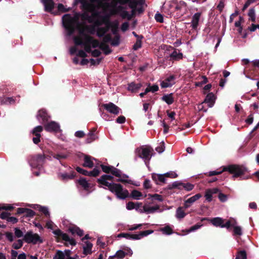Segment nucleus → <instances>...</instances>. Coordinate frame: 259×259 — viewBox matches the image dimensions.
<instances>
[{
    "label": "nucleus",
    "mask_w": 259,
    "mask_h": 259,
    "mask_svg": "<svg viewBox=\"0 0 259 259\" xmlns=\"http://www.w3.org/2000/svg\"><path fill=\"white\" fill-rule=\"evenodd\" d=\"M113 176L108 175H104L97 180V183L106 186L112 193H115L117 197L121 199H125L128 196L127 190H123L122 186L120 184L111 183L107 182L108 180L112 181Z\"/></svg>",
    "instance_id": "1"
},
{
    "label": "nucleus",
    "mask_w": 259,
    "mask_h": 259,
    "mask_svg": "<svg viewBox=\"0 0 259 259\" xmlns=\"http://www.w3.org/2000/svg\"><path fill=\"white\" fill-rule=\"evenodd\" d=\"M224 171H228L230 174L233 175V178H241L248 172L247 167L242 165L231 164L227 166H224L222 170L211 171L209 172L208 176L211 177L215 175H219Z\"/></svg>",
    "instance_id": "2"
},
{
    "label": "nucleus",
    "mask_w": 259,
    "mask_h": 259,
    "mask_svg": "<svg viewBox=\"0 0 259 259\" xmlns=\"http://www.w3.org/2000/svg\"><path fill=\"white\" fill-rule=\"evenodd\" d=\"M64 27L67 31L68 35H72L76 29V26H79L78 19L73 17L69 14H65L62 18Z\"/></svg>",
    "instance_id": "3"
},
{
    "label": "nucleus",
    "mask_w": 259,
    "mask_h": 259,
    "mask_svg": "<svg viewBox=\"0 0 259 259\" xmlns=\"http://www.w3.org/2000/svg\"><path fill=\"white\" fill-rule=\"evenodd\" d=\"M153 151V149L150 147H144L142 146L136 149L135 153L136 157L143 159L147 164V163L149 162L152 156Z\"/></svg>",
    "instance_id": "4"
},
{
    "label": "nucleus",
    "mask_w": 259,
    "mask_h": 259,
    "mask_svg": "<svg viewBox=\"0 0 259 259\" xmlns=\"http://www.w3.org/2000/svg\"><path fill=\"white\" fill-rule=\"evenodd\" d=\"M47 156L44 154H37L30 156L29 160L30 166L40 170L46 162Z\"/></svg>",
    "instance_id": "5"
},
{
    "label": "nucleus",
    "mask_w": 259,
    "mask_h": 259,
    "mask_svg": "<svg viewBox=\"0 0 259 259\" xmlns=\"http://www.w3.org/2000/svg\"><path fill=\"white\" fill-rule=\"evenodd\" d=\"M194 188V185L190 183H184L180 181H175L171 184L167 186V189L168 190H172L173 189H178L179 190H182L184 189L187 191H190Z\"/></svg>",
    "instance_id": "6"
},
{
    "label": "nucleus",
    "mask_w": 259,
    "mask_h": 259,
    "mask_svg": "<svg viewBox=\"0 0 259 259\" xmlns=\"http://www.w3.org/2000/svg\"><path fill=\"white\" fill-rule=\"evenodd\" d=\"M23 240L27 243L36 244L37 243H42L43 241L40 237L36 233L34 234L32 231H28L24 236Z\"/></svg>",
    "instance_id": "7"
},
{
    "label": "nucleus",
    "mask_w": 259,
    "mask_h": 259,
    "mask_svg": "<svg viewBox=\"0 0 259 259\" xmlns=\"http://www.w3.org/2000/svg\"><path fill=\"white\" fill-rule=\"evenodd\" d=\"M102 106L109 113L114 114L118 115L121 112V109L116 106L115 104L112 102L108 103L103 104Z\"/></svg>",
    "instance_id": "8"
},
{
    "label": "nucleus",
    "mask_w": 259,
    "mask_h": 259,
    "mask_svg": "<svg viewBox=\"0 0 259 259\" xmlns=\"http://www.w3.org/2000/svg\"><path fill=\"white\" fill-rule=\"evenodd\" d=\"M41 2L44 6L45 12L53 15L54 12V9L55 6V3L53 0H41Z\"/></svg>",
    "instance_id": "9"
},
{
    "label": "nucleus",
    "mask_w": 259,
    "mask_h": 259,
    "mask_svg": "<svg viewBox=\"0 0 259 259\" xmlns=\"http://www.w3.org/2000/svg\"><path fill=\"white\" fill-rule=\"evenodd\" d=\"M204 221H210V223L215 227L223 228V223L225 220L222 218L216 217L212 219H209L208 218H203L201 219V222Z\"/></svg>",
    "instance_id": "10"
},
{
    "label": "nucleus",
    "mask_w": 259,
    "mask_h": 259,
    "mask_svg": "<svg viewBox=\"0 0 259 259\" xmlns=\"http://www.w3.org/2000/svg\"><path fill=\"white\" fill-rule=\"evenodd\" d=\"M111 174L113 176H114L119 178L117 180V181L118 182H121L122 183L132 184L131 180L121 179L120 178L121 177V176H122L121 171L120 169H119L114 166H113Z\"/></svg>",
    "instance_id": "11"
},
{
    "label": "nucleus",
    "mask_w": 259,
    "mask_h": 259,
    "mask_svg": "<svg viewBox=\"0 0 259 259\" xmlns=\"http://www.w3.org/2000/svg\"><path fill=\"white\" fill-rule=\"evenodd\" d=\"M111 174L113 176H114L119 178L117 180V181L118 182H121L122 183L132 184L131 180L121 179L120 178L121 177V176H122L121 171L120 169H119L114 166H113Z\"/></svg>",
    "instance_id": "12"
},
{
    "label": "nucleus",
    "mask_w": 259,
    "mask_h": 259,
    "mask_svg": "<svg viewBox=\"0 0 259 259\" xmlns=\"http://www.w3.org/2000/svg\"><path fill=\"white\" fill-rule=\"evenodd\" d=\"M46 131L50 132H58L60 130V126L58 123L55 121L47 122L44 124Z\"/></svg>",
    "instance_id": "13"
},
{
    "label": "nucleus",
    "mask_w": 259,
    "mask_h": 259,
    "mask_svg": "<svg viewBox=\"0 0 259 259\" xmlns=\"http://www.w3.org/2000/svg\"><path fill=\"white\" fill-rule=\"evenodd\" d=\"M153 232L152 230H148L141 231L138 234H131L129 233L128 239L131 240H139L142 238L146 236Z\"/></svg>",
    "instance_id": "14"
},
{
    "label": "nucleus",
    "mask_w": 259,
    "mask_h": 259,
    "mask_svg": "<svg viewBox=\"0 0 259 259\" xmlns=\"http://www.w3.org/2000/svg\"><path fill=\"white\" fill-rule=\"evenodd\" d=\"M16 213L17 214H24V217L30 218L33 217L35 214V212L32 209L23 207L18 208Z\"/></svg>",
    "instance_id": "15"
},
{
    "label": "nucleus",
    "mask_w": 259,
    "mask_h": 259,
    "mask_svg": "<svg viewBox=\"0 0 259 259\" xmlns=\"http://www.w3.org/2000/svg\"><path fill=\"white\" fill-rule=\"evenodd\" d=\"M39 118H40L42 120L41 123L42 124H46L48 122L49 119L50 118V116L48 115L46 110L42 109L38 111V114L37 115V118L39 120Z\"/></svg>",
    "instance_id": "16"
},
{
    "label": "nucleus",
    "mask_w": 259,
    "mask_h": 259,
    "mask_svg": "<svg viewBox=\"0 0 259 259\" xmlns=\"http://www.w3.org/2000/svg\"><path fill=\"white\" fill-rule=\"evenodd\" d=\"M89 7L87 8L85 10L88 12H90L92 13L91 17H92L93 19L94 20L97 19H99L101 17L100 12L97 11L94 5H89Z\"/></svg>",
    "instance_id": "17"
},
{
    "label": "nucleus",
    "mask_w": 259,
    "mask_h": 259,
    "mask_svg": "<svg viewBox=\"0 0 259 259\" xmlns=\"http://www.w3.org/2000/svg\"><path fill=\"white\" fill-rule=\"evenodd\" d=\"M110 22H111L110 21V16L106 15H101L99 19L95 20L94 24L95 26H100L103 24L109 23Z\"/></svg>",
    "instance_id": "18"
},
{
    "label": "nucleus",
    "mask_w": 259,
    "mask_h": 259,
    "mask_svg": "<svg viewBox=\"0 0 259 259\" xmlns=\"http://www.w3.org/2000/svg\"><path fill=\"white\" fill-rule=\"evenodd\" d=\"M169 57L170 61H179L183 59V55L180 50L174 49V51L169 55Z\"/></svg>",
    "instance_id": "19"
},
{
    "label": "nucleus",
    "mask_w": 259,
    "mask_h": 259,
    "mask_svg": "<svg viewBox=\"0 0 259 259\" xmlns=\"http://www.w3.org/2000/svg\"><path fill=\"white\" fill-rule=\"evenodd\" d=\"M93 160H96L95 158L88 155H84V163L82 164V166L85 167L92 168L93 167L94 164Z\"/></svg>",
    "instance_id": "20"
},
{
    "label": "nucleus",
    "mask_w": 259,
    "mask_h": 259,
    "mask_svg": "<svg viewBox=\"0 0 259 259\" xmlns=\"http://www.w3.org/2000/svg\"><path fill=\"white\" fill-rule=\"evenodd\" d=\"M202 197V195L200 193L196 194L192 197L188 198L185 201L184 207L187 208L189 207L191 204L195 202L196 200H198Z\"/></svg>",
    "instance_id": "21"
},
{
    "label": "nucleus",
    "mask_w": 259,
    "mask_h": 259,
    "mask_svg": "<svg viewBox=\"0 0 259 259\" xmlns=\"http://www.w3.org/2000/svg\"><path fill=\"white\" fill-rule=\"evenodd\" d=\"M95 25H85L83 28L79 29V32L80 34H84V31H86L90 34H94L96 31Z\"/></svg>",
    "instance_id": "22"
},
{
    "label": "nucleus",
    "mask_w": 259,
    "mask_h": 259,
    "mask_svg": "<svg viewBox=\"0 0 259 259\" xmlns=\"http://www.w3.org/2000/svg\"><path fill=\"white\" fill-rule=\"evenodd\" d=\"M201 15V12H198L193 16L191 21V26L193 29H196L198 26L199 21Z\"/></svg>",
    "instance_id": "23"
},
{
    "label": "nucleus",
    "mask_w": 259,
    "mask_h": 259,
    "mask_svg": "<svg viewBox=\"0 0 259 259\" xmlns=\"http://www.w3.org/2000/svg\"><path fill=\"white\" fill-rule=\"evenodd\" d=\"M176 77L174 75H170L169 77L165 79L164 80L162 81L160 85L162 88H166L171 87L174 83H171L170 82L175 79Z\"/></svg>",
    "instance_id": "24"
},
{
    "label": "nucleus",
    "mask_w": 259,
    "mask_h": 259,
    "mask_svg": "<svg viewBox=\"0 0 259 259\" xmlns=\"http://www.w3.org/2000/svg\"><path fill=\"white\" fill-rule=\"evenodd\" d=\"M68 231L72 235L76 234L80 237L83 235V231L75 225L69 227L68 228Z\"/></svg>",
    "instance_id": "25"
},
{
    "label": "nucleus",
    "mask_w": 259,
    "mask_h": 259,
    "mask_svg": "<svg viewBox=\"0 0 259 259\" xmlns=\"http://www.w3.org/2000/svg\"><path fill=\"white\" fill-rule=\"evenodd\" d=\"M215 102V96L212 93H208L203 102V103H208L209 107H212Z\"/></svg>",
    "instance_id": "26"
},
{
    "label": "nucleus",
    "mask_w": 259,
    "mask_h": 259,
    "mask_svg": "<svg viewBox=\"0 0 259 259\" xmlns=\"http://www.w3.org/2000/svg\"><path fill=\"white\" fill-rule=\"evenodd\" d=\"M142 87L141 83H136L135 82H132L128 84L127 90L132 93H137Z\"/></svg>",
    "instance_id": "27"
},
{
    "label": "nucleus",
    "mask_w": 259,
    "mask_h": 259,
    "mask_svg": "<svg viewBox=\"0 0 259 259\" xmlns=\"http://www.w3.org/2000/svg\"><path fill=\"white\" fill-rule=\"evenodd\" d=\"M57 10H54L53 15H59L61 13L69 12L70 10V8H66L62 4H58L57 6Z\"/></svg>",
    "instance_id": "28"
},
{
    "label": "nucleus",
    "mask_w": 259,
    "mask_h": 259,
    "mask_svg": "<svg viewBox=\"0 0 259 259\" xmlns=\"http://www.w3.org/2000/svg\"><path fill=\"white\" fill-rule=\"evenodd\" d=\"M96 128H92L89 134L87 135V138L85 140V142L87 144H90L95 141L97 138V136L95 134Z\"/></svg>",
    "instance_id": "29"
},
{
    "label": "nucleus",
    "mask_w": 259,
    "mask_h": 259,
    "mask_svg": "<svg viewBox=\"0 0 259 259\" xmlns=\"http://www.w3.org/2000/svg\"><path fill=\"white\" fill-rule=\"evenodd\" d=\"M166 177L163 175L160 174H153L152 175V180L156 183L157 184H159L158 182L165 183V178Z\"/></svg>",
    "instance_id": "30"
},
{
    "label": "nucleus",
    "mask_w": 259,
    "mask_h": 259,
    "mask_svg": "<svg viewBox=\"0 0 259 259\" xmlns=\"http://www.w3.org/2000/svg\"><path fill=\"white\" fill-rule=\"evenodd\" d=\"M75 176V172L73 171H71L70 174L68 173H62L59 175V177L61 180L66 181L68 180H72Z\"/></svg>",
    "instance_id": "31"
},
{
    "label": "nucleus",
    "mask_w": 259,
    "mask_h": 259,
    "mask_svg": "<svg viewBox=\"0 0 259 259\" xmlns=\"http://www.w3.org/2000/svg\"><path fill=\"white\" fill-rule=\"evenodd\" d=\"M237 221L233 218H230L227 220L226 223H223V228H226L229 230L231 227H233L234 226L237 225Z\"/></svg>",
    "instance_id": "32"
},
{
    "label": "nucleus",
    "mask_w": 259,
    "mask_h": 259,
    "mask_svg": "<svg viewBox=\"0 0 259 259\" xmlns=\"http://www.w3.org/2000/svg\"><path fill=\"white\" fill-rule=\"evenodd\" d=\"M161 100L165 102L168 105L172 104L174 102L173 94L170 93L169 94L164 95L161 98Z\"/></svg>",
    "instance_id": "33"
},
{
    "label": "nucleus",
    "mask_w": 259,
    "mask_h": 259,
    "mask_svg": "<svg viewBox=\"0 0 259 259\" xmlns=\"http://www.w3.org/2000/svg\"><path fill=\"white\" fill-rule=\"evenodd\" d=\"M159 208L160 207L158 205L151 207L148 206L147 205H144L143 206L144 211L147 213H153L156 210L159 209Z\"/></svg>",
    "instance_id": "34"
},
{
    "label": "nucleus",
    "mask_w": 259,
    "mask_h": 259,
    "mask_svg": "<svg viewBox=\"0 0 259 259\" xmlns=\"http://www.w3.org/2000/svg\"><path fill=\"white\" fill-rule=\"evenodd\" d=\"M86 246L83 247V253L85 255L92 253L93 244L88 241L84 242Z\"/></svg>",
    "instance_id": "35"
},
{
    "label": "nucleus",
    "mask_w": 259,
    "mask_h": 259,
    "mask_svg": "<svg viewBox=\"0 0 259 259\" xmlns=\"http://www.w3.org/2000/svg\"><path fill=\"white\" fill-rule=\"evenodd\" d=\"M2 105H9L15 103V99L13 97H2L0 98Z\"/></svg>",
    "instance_id": "36"
},
{
    "label": "nucleus",
    "mask_w": 259,
    "mask_h": 259,
    "mask_svg": "<svg viewBox=\"0 0 259 259\" xmlns=\"http://www.w3.org/2000/svg\"><path fill=\"white\" fill-rule=\"evenodd\" d=\"M172 2L176 5L175 10L177 11H181L186 7V3L183 1L173 0Z\"/></svg>",
    "instance_id": "37"
},
{
    "label": "nucleus",
    "mask_w": 259,
    "mask_h": 259,
    "mask_svg": "<svg viewBox=\"0 0 259 259\" xmlns=\"http://www.w3.org/2000/svg\"><path fill=\"white\" fill-rule=\"evenodd\" d=\"M77 182L80 186H81L83 188V189L85 190H89L90 187V184L88 182V181L85 178H80L79 180H77Z\"/></svg>",
    "instance_id": "38"
},
{
    "label": "nucleus",
    "mask_w": 259,
    "mask_h": 259,
    "mask_svg": "<svg viewBox=\"0 0 259 259\" xmlns=\"http://www.w3.org/2000/svg\"><path fill=\"white\" fill-rule=\"evenodd\" d=\"M142 196L143 194L141 192L137 190H134L132 191L131 194L128 193V196L127 197H131L134 199L139 200Z\"/></svg>",
    "instance_id": "39"
},
{
    "label": "nucleus",
    "mask_w": 259,
    "mask_h": 259,
    "mask_svg": "<svg viewBox=\"0 0 259 259\" xmlns=\"http://www.w3.org/2000/svg\"><path fill=\"white\" fill-rule=\"evenodd\" d=\"M53 233L58 237L61 238L62 240L68 239V235L63 233L61 230L57 229L53 231Z\"/></svg>",
    "instance_id": "40"
},
{
    "label": "nucleus",
    "mask_w": 259,
    "mask_h": 259,
    "mask_svg": "<svg viewBox=\"0 0 259 259\" xmlns=\"http://www.w3.org/2000/svg\"><path fill=\"white\" fill-rule=\"evenodd\" d=\"M148 196H149L148 199H151V200H156L160 202H162L163 200L162 196L158 194H149Z\"/></svg>",
    "instance_id": "41"
},
{
    "label": "nucleus",
    "mask_w": 259,
    "mask_h": 259,
    "mask_svg": "<svg viewBox=\"0 0 259 259\" xmlns=\"http://www.w3.org/2000/svg\"><path fill=\"white\" fill-rule=\"evenodd\" d=\"M186 215V213L182 207H179L176 210V217L178 219H183Z\"/></svg>",
    "instance_id": "42"
},
{
    "label": "nucleus",
    "mask_w": 259,
    "mask_h": 259,
    "mask_svg": "<svg viewBox=\"0 0 259 259\" xmlns=\"http://www.w3.org/2000/svg\"><path fill=\"white\" fill-rule=\"evenodd\" d=\"M160 230L163 234L167 235H170L173 233L172 229L169 225H167L163 228H160Z\"/></svg>",
    "instance_id": "43"
},
{
    "label": "nucleus",
    "mask_w": 259,
    "mask_h": 259,
    "mask_svg": "<svg viewBox=\"0 0 259 259\" xmlns=\"http://www.w3.org/2000/svg\"><path fill=\"white\" fill-rule=\"evenodd\" d=\"M81 19L83 20H87L90 23H94L95 20L91 16H90L87 12L83 13L81 16Z\"/></svg>",
    "instance_id": "44"
},
{
    "label": "nucleus",
    "mask_w": 259,
    "mask_h": 259,
    "mask_svg": "<svg viewBox=\"0 0 259 259\" xmlns=\"http://www.w3.org/2000/svg\"><path fill=\"white\" fill-rule=\"evenodd\" d=\"M235 259H247V253L245 250L238 251L236 254Z\"/></svg>",
    "instance_id": "45"
},
{
    "label": "nucleus",
    "mask_w": 259,
    "mask_h": 259,
    "mask_svg": "<svg viewBox=\"0 0 259 259\" xmlns=\"http://www.w3.org/2000/svg\"><path fill=\"white\" fill-rule=\"evenodd\" d=\"M37 208H38L39 211L42 212L46 217H50V213L48 211V209L45 206H41L39 205H36Z\"/></svg>",
    "instance_id": "46"
},
{
    "label": "nucleus",
    "mask_w": 259,
    "mask_h": 259,
    "mask_svg": "<svg viewBox=\"0 0 259 259\" xmlns=\"http://www.w3.org/2000/svg\"><path fill=\"white\" fill-rule=\"evenodd\" d=\"M100 167H101L102 171L106 174H111L113 166L111 165H105L104 164H101Z\"/></svg>",
    "instance_id": "47"
},
{
    "label": "nucleus",
    "mask_w": 259,
    "mask_h": 259,
    "mask_svg": "<svg viewBox=\"0 0 259 259\" xmlns=\"http://www.w3.org/2000/svg\"><path fill=\"white\" fill-rule=\"evenodd\" d=\"M248 15L249 17V20L253 22H255V10L253 8L249 10Z\"/></svg>",
    "instance_id": "48"
},
{
    "label": "nucleus",
    "mask_w": 259,
    "mask_h": 259,
    "mask_svg": "<svg viewBox=\"0 0 259 259\" xmlns=\"http://www.w3.org/2000/svg\"><path fill=\"white\" fill-rule=\"evenodd\" d=\"M233 234L235 236H241L242 234V229L241 227L235 225L233 226Z\"/></svg>",
    "instance_id": "49"
},
{
    "label": "nucleus",
    "mask_w": 259,
    "mask_h": 259,
    "mask_svg": "<svg viewBox=\"0 0 259 259\" xmlns=\"http://www.w3.org/2000/svg\"><path fill=\"white\" fill-rule=\"evenodd\" d=\"M98 27L97 29V33H96L97 35L99 37H103L106 33V30L101 27H99V26H98Z\"/></svg>",
    "instance_id": "50"
},
{
    "label": "nucleus",
    "mask_w": 259,
    "mask_h": 259,
    "mask_svg": "<svg viewBox=\"0 0 259 259\" xmlns=\"http://www.w3.org/2000/svg\"><path fill=\"white\" fill-rule=\"evenodd\" d=\"M65 254L61 250H58L55 255L53 257V259H65Z\"/></svg>",
    "instance_id": "51"
},
{
    "label": "nucleus",
    "mask_w": 259,
    "mask_h": 259,
    "mask_svg": "<svg viewBox=\"0 0 259 259\" xmlns=\"http://www.w3.org/2000/svg\"><path fill=\"white\" fill-rule=\"evenodd\" d=\"M143 38L137 39L136 42L133 47V49L135 51L138 50L142 47V40Z\"/></svg>",
    "instance_id": "52"
},
{
    "label": "nucleus",
    "mask_w": 259,
    "mask_h": 259,
    "mask_svg": "<svg viewBox=\"0 0 259 259\" xmlns=\"http://www.w3.org/2000/svg\"><path fill=\"white\" fill-rule=\"evenodd\" d=\"M129 0H113L112 1V5L113 7H115L117 4H119L120 5H125L127 4V3Z\"/></svg>",
    "instance_id": "53"
},
{
    "label": "nucleus",
    "mask_w": 259,
    "mask_h": 259,
    "mask_svg": "<svg viewBox=\"0 0 259 259\" xmlns=\"http://www.w3.org/2000/svg\"><path fill=\"white\" fill-rule=\"evenodd\" d=\"M84 36V40L85 41H83V45L85 44H90L91 45L93 40L94 38L88 34H82Z\"/></svg>",
    "instance_id": "54"
},
{
    "label": "nucleus",
    "mask_w": 259,
    "mask_h": 259,
    "mask_svg": "<svg viewBox=\"0 0 259 259\" xmlns=\"http://www.w3.org/2000/svg\"><path fill=\"white\" fill-rule=\"evenodd\" d=\"M139 4V2L136 0H129L127 3L129 7L132 9L137 8V7Z\"/></svg>",
    "instance_id": "55"
},
{
    "label": "nucleus",
    "mask_w": 259,
    "mask_h": 259,
    "mask_svg": "<svg viewBox=\"0 0 259 259\" xmlns=\"http://www.w3.org/2000/svg\"><path fill=\"white\" fill-rule=\"evenodd\" d=\"M120 36L118 35H116L113 39L112 38L111 42V45L113 46H117L120 42Z\"/></svg>",
    "instance_id": "56"
},
{
    "label": "nucleus",
    "mask_w": 259,
    "mask_h": 259,
    "mask_svg": "<svg viewBox=\"0 0 259 259\" xmlns=\"http://www.w3.org/2000/svg\"><path fill=\"white\" fill-rule=\"evenodd\" d=\"M34 137L32 138L33 142L35 144H38L40 142L41 135L40 134H32Z\"/></svg>",
    "instance_id": "57"
},
{
    "label": "nucleus",
    "mask_w": 259,
    "mask_h": 259,
    "mask_svg": "<svg viewBox=\"0 0 259 259\" xmlns=\"http://www.w3.org/2000/svg\"><path fill=\"white\" fill-rule=\"evenodd\" d=\"M100 173V170L99 169H98L97 168L95 167L93 169V170L89 171V176L96 177L99 176Z\"/></svg>",
    "instance_id": "58"
},
{
    "label": "nucleus",
    "mask_w": 259,
    "mask_h": 259,
    "mask_svg": "<svg viewBox=\"0 0 259 259\" xmlns=\"http://www.w3.org/2000/svg\"><path fill=\"white\" fill-rule=\"evenodd\" d=\"M126 255V253H125L124 251L122 250H118L115 253L116 257L119 259L123 258Z\"/></svg>",
    "instance_id": "59"
},
{
    "label": "nucleus",
    "mask_w": 259,
    "mask_h": 259,
    "mask_svg": "<svg viewBox=\"0 0 259 259\" xmlns=\"http://www.w3.org/2000/svg\"><path fill=\"white\" fill-rule=\"evenodd\" d=\"M23 245V241L21 239H18L16 242L13 243L12 246L15 249L20 248Z\"/></svg>",
    "instance_id": "60"
},
{
    "label": "nucleus",
    "mask_w": 259,
    "mask_h": 259,
    "mask_svg": "<svg viewBox=\"0 0 259 259\" xmlns=\"http://www.w3.org/2000/svg\"><path fill=\"white\" fill-rule=\"evenodd\" d=\"M202 226V224L198 223L196 224V225L192 226L189 230L187 231V233H190L191 232L195 231L198 229H199L201 226Z\"/></svg>",
    "instance_id": "61"
},
{
    "label": "nucleus",
    "mask_w": 259,
    "mask_h": 259,
    "mask_svg": "<svg viewBox=\"0 0 259 259\" xmlns=\"http://www.w3.org/2000/svg\"><path fill=\"white\" fill-rule=\"evenodd\" d=\"M75 169H76V170L78 172H79V173H80V174H82V175H83L84 176H89V171H88V170H85V169H83V168H81V167H80L79 166H77L76 167Z\"/></svg>",
    "instance_id": "62"
},
{
    "label": "nucleus",
    "mask_w": 259,
    "mask_h": 259,
    "mask_svg": "<svg viewBox=\"0 0 259 259\" xmlns=\"http://www.w3.org/2000/svg\"><path fill=\"white\" fill-rule=\"evenodd\" d=\"M165 146L164 142H162L160 143L159 146L157 147L155 149L156 151L159 153L163 152L164 150Z\"/></svg>",
    "instance_id": "63"
},
{
    "label": "nucleus",
    "mask_w": 259,
    "mask_h": 259,
    "mask_svg": "<svg viewBox=\"0 0 259 259\" xmlns=\"http://www.w3.org/2000/svg\"><path fill=\"white\" fill-rule=\"evenodd\" d=\"M212 193L210 191V189L207 190L205 194V197L206 200L208 202H210L212 200Z\"/></svg>",
    "instance_id": "64"
}]
</instances>
